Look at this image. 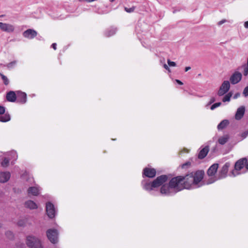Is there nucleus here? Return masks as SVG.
I'll return each mask as SVG.
<instances>
[{
	"mask_svg": "<svg viewBox=\"0 0 248 248\" xmlns=\"http://www.w3.org/2000/svg\"><path fill=\"white\" fill-rule=\"evenodd\" d=\"M116 32V28H110L105 31L104 34L106 37H110L115 34Z\"/></svg>",
	"mask_w": 248,
	"mask_h": 248,
	"instance_id": "nucleus-22",
	"label": "nucleus"
},
{
	"mask_svg": "<svg viewBox=\"0 0 248 248\" xmlns=\"http://www.w3.org/2000/svg\"><path fill=\"white\" fill-rule=\"evenodd\" d=\"M6 99L8 101L14 102L16 100V95L14 91H10L6 94Z\"/></svg>",
	"mask_w": 248,
	"mask_h": 248,
	"instance_id": "nucleus-19",
	"label": "nucleus"
},
{
	"mask_svg": "<svg viewBox=\"0 0 248 248\" xmlns=\"http://www.w3.org/2000/svg\"><path fill=\"white\" fill-rule=\"evenodd\" d=\"M5 112V108L1 106H0V115L4 114Z\"/></svg>",
	"mask_w": 248,
	"mask_h": 248,
	"instance_id": "nucleus-36",
	"label": "nucleus"
},
{
	"mask_svg": "<svg viewBox=\"0 0 248 248\" xmlns=\"http://www.w3.org/2000/svg\"><path fill=\"white\" fill-rule=\"evenodd\" d=\"M170 187L175 191V192L180 191L184 189H189L186 180V175L184 176H178L172 178L169 182Z\"/></svg>",
	"mask_w": 248,
	"mask_h": 248,
	"instance_id": "nucleus-3",
	"label": "nucleus"
},
{
	"mask_svg": "<svg viewBox=\"0 0 248 248\" xmlns=\"http://www.w3.org/2000/svg\"><path fill=\"white\" fill-rule=\"evenodd\" d=\"M46 235L49 240L53 244L58 242V232L56 229H49L46 232Z\"/></svg>",
	"mask_w": 248,
	"mask_h": 248,
	"instance_id": "nucleus-7",
	"label": "nucleus"
},
{
	"mask_svg": "<svg viewBox=\"0 0 248 248\" xmlns=\"http://www.w3.org/2000/svg\"><path fill=\"white\" fill-rule=\"evenodd\" d=\"M244 27L246 29L248 28V21L244 23Z\"/></svg>",
	"mask_w": 248,
	"mask_h": 248,
	"instance_id": "nucleus-45",
	"label": "nucleus"
},
{
	"mask_svg": "<svg viewBox=\"0 0 248 248\" xmlns=\"http://www.w3.org/2000/svg\"><path fill=\"white\" fill-rule=\"evenodd\" d=\"M226 21V20L225 19H223L221 21H220L218 23V24L219 25H222V24H223L224 23H225V22Z\"/></svg>",
	"mask_w": 248,
	"mask_h": 248,
	"instance_id": "nucleus-40",
	"label": "nucleus"
},
{
	"mask_svg": "<svg viewBox=\"0 0 248 248\" xmlns=\"http://www.w3.org/2000/svg\"><path fill=\"white\" fill-rule=\"evenodd\" d=\"M221 105V103L220 102H217V103H214V104H213L211 106L210 109L211 110H214L216 108L219 107Z\"/></svg>",
	"mask_w": 248,
	"mask_h": 248,
	"instance_id": "nucleus-32",
	"label": "nucleus"
},
{
	"mask_svg": "<svg viewBox=\"0 0 248 248\" xmlns=\"http://www.w3.org/2000/svg\"><path fill=\"white\" fill-rule=\"evenodd\" d=\"M245 108L244 106H241L237 108L235 114V119L237 120L241 119L245 113Z\"/></svg>",
	"mask_w": 248,
	"mask_h": 248,
	"instance_id": "nucleus-16",
	"label": "nucleus"
},
{
	"mask_svg": "<svg viewBox=\"0 0 248 248\" xmlns=\"http://www.w3.org/2000/svg\"><path fill=\"white\" fill-rule=\"evenodd\" d=\"M6 235L9 239H12L13 238V234L11 232H7L5 233Z\"/></svg>",
	"mask_w": 248,
	"mask_h": 248,
	"instance_id": "nucleus-34",
	"label": "nucleus"
},
{
	"mask_svg": "<svg viewBox=\"0 0 248 248\" xmlns=\"http://www.w3.org/2000/svg\"><path fill=\"white\" fill-rule=\"evenodd\" d=\"M0 115V122H7L10 120V116L8 113H5Z\"/></svg>",
	"mask_w": 248,
	"mask_h": 248,
	"instance_id": "nucleus-24",
	"label": "nucleus"
},
{
	"mask_svg": "<svg viewBox=\"0 0 248 248\" xmlns=\"http://www.w3.org/2000/svg\"><path fill=\"white\" fill-rule=\"evenodd\" d=\"M175 81H176L177 83H178L179 85H183V82H182L181 81H180V80H179V79H176V80H175Z\"/></svg>",
	"mask_w": 248,
	"mask_h": 248,
	"instance_id": "nucleus-42",
	"label": "nucleus"
},
{
	"mask_svg": "<svg viewBox=\"0 0 248 248\" xmlns=\"http://www.w3.org/2000/svg\"><path fill=\"white\" fill-rule=\"evenodd\" d=\"M168 179V177L166 175H162L157 177L152 182L147 180H143L141 182V185L144 190L150 192L155 191L156 188L162 186L160 193L165 195L170 196L171 195L173 189L170 187V183L169 185H163L167 181Z\"/></svg>",
	"mask_w": 248,
	"mask_h": 248,
	"instance_id": "nucleus-1",
	"label": "nucleus"
},
{
	"mask_svg": "<svg viewBox=\"0 0 248 248\" xmlns=\"http://www.w3.org/2000/svg\"><path fill=\"white\" fill-rule=\"evenodd\" d=\"M156 175V170L154 168H145L143 170V177L154 178Z\"/></svg>",
	"mask_w": 248,
	"mask_h": 248,
	"instance_id": "nucleus-10",
	"label": "nucleus"
},
{
	"mask_svg": "<svg viewBox=\"0 0 248 248\" xmlns=\"http://www.w3.org/2000/svg\"><path fill=\"white\" fill-rule=\"evenodd\" d=\"M18 225L20 226H23V222L22 220L19 221L18 222Z\"/></svg>",
	"mask_w": 248,
	"mask_h": 248,
	"instance_id": "nucleus-44",
	"label": "nucleus"
},
{
	"mask_svg": "<svg viewBox=\"0 0 248 248\" xmlns=\"http://www.w3.org/2000/svg\"><path fill=\"white\" fill-rule=\"evenodd\" d=\"M115 0H109V1L111 2H112L113 1H114Z\"/></svg>",
	"mask_w": 248,
	"mask_h": 248,
	"instance_id": "nucleus-48",
	"label": "nucleus"
},
{
	"mask_svg": "<svg viewBox=\"0 0 248 248\" xmlns=\"http://www.w3.org/2000/svg\"><path fill=\"white\" fill-rule=\"evenodd\" d=\"M168 63L170 66H175L176 65V63L174 62H171L170 60H168Z\"/></svg>",
	"mask_w": 248,
	"mask_h": 248,
	"instance_id": "nucleus-37",
	"label": "nucleus"
},
{
	"mask_svg": "<svg viewBox=\"0 0 248 248\" xmlns=\"http://www.w3.org/2000/svg\"><path fill=\"white\" fill-rule=\"evenodd\" d=\"M191 69V67H189V66H187V67H186L185 68V72H187L189 70H190Z\"/></svg>",
	"mask_w": 248,
	"mask_h": 248,
	"instance_id": "nucleus-46",
	"label": "nucleus"
},
{
	"mask_svg": "<svg viewBox=\"0 0 248 248\" xmlns=\"http://www.w3.org/2000/svg\"><path fill=\"white\" fill-rule=\"evenodd\" d=\"M230 88V84L229 81L225 80L222 83L217 92L218 96H221L227 93Z\"/></svg>",
	"mask_w": 248,
	"mask_h": 248,
	"instance_id": "nucleus-8",
	"label": "nucleus"
},
{
	"mask_svg": "<svg viewBox=\"0 0 248 248\" xmlns=\"http://www.w3.org/2000/svg\"><path fill=\"white\" fill-rule=\"evenodd\" d=\"M245 167H246V169L247 170H248V160L247 161V163H246Z\"/></svg>",
	"mask_w": 248,
	"mask_h": 248,
	"instance_id": "nucleus-47",
	"label": "nucleus"
},
{
	"mask_svg": "<svg viewBox=\"0 0 248 248\" xmlns=\"http://www.w3.org/2000/svg\"><path fill=\"white\" fill-rule=\"evenodd\" d=\"M26 244L30 248H43L40 240L33 236L27 237Z\"/></svg>",
	"mask_w": 248,
	"mask_h": 248,
	"instance_id": "nucleus-6",
	"label": "nucleus"
},
{
	"mask_svg": "<svg viewBox=\"0 0 248 248\" xmlns=\"http://www.w3.org/2000/svg\"><path fill=\"white\" fill-rule=\"evenodd\" d=\"M209 151V146L208 145L205 146L200 150L198 156V158L201 159L204 158L207 155Z\"/></svg>",
	"mask_w": 248,
	"mask_h": 248,
	"instance_id": "nucleus-18",
	"label": "nucleus"
},
{
	"mask_svg": "<svg viewBox=\"0 0 248 248\" xmlns=\"http://www.w3.org/2000/svg\"><path fill=\"white\" fill-rule=\"evenodd\" d=\"M37 32L32 29H28L23 33L24 37L28 39H33L37 36Z\"/></svg>",
	"mask_w": 248,
	"mask_h": 248,
	"instance_id": "nucleus-13",
	"label": "nucleus"
},
{
	"mask_svg": "<svg viewBox=\"0 0 248 248\" xmlns=\"http://www.w3.org/2000/svg\"><path fill=\"white\" fill-rule=\"evenodd\" d=\"M218 168V164L217 163H215L212 165L207 170V173L208 176H213V177L215 176V175L217 172Z\"/></svg>",
	"mask_w": 248,
	"mask_h": 248,
	"instance_id": "nucleus-14",
	"label": "nucleus"
},
{
	"mask_svg": "<svg viewBox=\"0 0 248 248\" xmlns=\"http://www.w3.org/2000/svg\"><path fill=\"white\" fill-rule=\"evenodd\" d=\"M191 165V163L190 162H187L181 165V168L182 169H186L189 167Z\"/></svg>",
	"mask_w": 248,
	"mask_h": 248,
	"instance_id": "nucleus-33",
	"label": "nucleus"
},
{
	"mask_svg": "<svg viewBox=\"0 0 248 248\" xmlns=\"http://www.w3.org/2000/svg\"><path fill=\"white\" fill-rule=\"evenodd\" d=\"M16 61H13L11 62L7 63L6 64V67L9 69H11V68L14 67L15 66V65H16Z\"/></svg>",
	"mask_w": 248,
	"mask_h": 248,
	"instance_id": "nucleus-29",
	"label": "nucleus"
},
{
	"mask_svg": "<svg viewBox=\"0 0 248 248\" xmlns=\"http://www.w3.org/2000/svg\"><path fill=\"white\" fill-rule=\"evenodd\" d=\"M231 166V163L229 162L225 163L222 167L219 169L218 173L214 177L211 178L208 180L207 184H210L214 183L218 180L224 179L227 176L229 169Z\"/></svg>",
	"mask_w": 248,
	"mask_h": 248,
	"instance_id": "nucleus-4",
	"label": "nucleus"
},
{
	"mask_svg": "<svg viewBox=\"0 0 248 248\" xmlns=\"http://www.w3.org/2000/svg\"><path fill=\"white\" fill-rule=\"evenodd\" d=\"M204 176V171L203 170H197L192 171L186 175V180L187 181V186L189 189L193 186L199 187L202 186L201 184Z\"/></svg>",
	"mask_w": 248,
	"mask_h": 248,
	"instance_id": "nucleus-2",
	"label": "nucleus"
},
{
	"mask_svg": "<svg viewBox=\"0 0 248 248\" xmlns=\"http://www.w3.org/2000/svg\"><path fill=\"white\" fill-rule=\"evenodd\" d=\"M215 101H216V99H215V98H214V97H212V98L210 99V101L209 102V103H208V104H207V105H211V104L213 103Z\"/></svg>",
	"mask_w": 248,
	"mask_h": 248,
	"instance_id": "nucleus-38",
	"label": "nucleus"
},
{
	"mask_svg": "<svg viewBox=\"0 0 248 248\" xmlns=\"http://www.w3.org/2000/svg\"><path fill=\"white\" fill-rule=\"evenodd\" d=\"M248 135V131H245L242 134V137L243 139H245L247 137V136Z\"/></svg>",
	"mask_w": 248,
	"mask_h": 248,
	"instance_id": "nucleus-39",
	"label": "nucleus"
},
{
	"mask_svg": "<svg viewBox=\"0 0 248 248\" xmlns=\"http://www.w3.org/2000/svg\"><path fill=\"white\" fill-rule=\"evenodd\" d=\"M243 93L245 97L248 96V86L244 89Z\"/></svg>",
	"mask_w": 248,
	"mask_h": 248,
	"instance_id": "nucleus-35",
	"label": "nucleus"
},
{
	"mask_svg": "<svg viewBox=\"0 0 248 248\" xmlns=\"http://www.w3.org/2000/svg\"><path fill=\"white\" fill-rule=\"evenodd\" d=\"M0 29L3 31L12 32L15 30V27L11 24L0 22Z\"/></svg>",
	"mask_w": 248,
	"mask_h": 248,
	"instance_id": "nucleus-11",
	"label": "nucleus"
},
{
	"mask_svg": "<svg viewBox=\"0 0 248 248\" xmlns=\"http://www.w3.org/2000/svg\"><path fill=\"white\" fill-rule=\"evenodd\" d=\"M9 159L5 157L3 161L1 162V165L4 168H6L8 166L9 164Z\"/></svg>",
	"mask_w": 248,
	"mask_h": 248,
	"instance_id": "nucleus-26",
	"label": "nucleus"
},
{
	"mask_svg": "<svg viewBox=\"0 0 248 248\" xmlns=\"http://www.w3.org/2000/svg\"><path fill=\"white\" fill-rule=\"evenodd\" d=\"M242 67L244 69L243 74L244 76H246L248 75V64H244L243 65Z\"/></svg>",
	"mask_w": 248,
	"mask_h": 248,
	"instance_id": "nucleus-30",
	"label": "nucleus"
},
{
	"mask_svg": "<svg viewBox=\"0 0 248 248\" xmlns=\"http://www.w3.org/2000/svg\"><path fill=\"white\" fill-rule=\"evenodd\" d=\"M16 99L17 102L24 104L26 103L27 101V95L24 92H18L17 93Z\"/></svg>",
	"mask_w": 248,
	"mask_h": 248,
	"instance_id": "nucleus-15",
	"label": "nucleus"
},
{
	"mask_svg": "<svg viewBox=\"0 0 248 248\" xmlns=\"http://www.w3.org/2000/svg\"><path fill=\"white\" fill-rule=\"evenodd\" d=\"M0 76L1 77V78H2L4 84L5 85H7L9 84V80H8V78H7V77L4 76L3 74L1 73L0 72Z\"/></svg>",
	"mask_w": 248,
	"mask_h": 248,
	"instance_id": "nucleus-27",
	"label": "nucleus"
},
{
	"mask_svg": "<svg viewBox=\"0 0 248 248\" xmlns=\"http://www.w3.org/2000/svg\"><path fill=\"white\" fill-rule=\"evenodd\" d=\"M25 206L26 207L30 209H35L38 207L36 203L31 200H29L26 202L25 203Z\"/></svg>",
	"mask_w": 248,
	"mask_h": 248,
	"instance_id": "nucleus-21",
	"label": "nucleus"
},
{
	"mask_svg": "<svg viewBox=\"0 0 248 248\" xmlns=\"http://www.w3.org/2000/svg\"><path fill=\"white\" fill-rule=\"evenodd\" d=\"M163 67H164V68H165L166 70H169V71H170V68L169 67V66L166 64H164V65H163Z\"/></svg>",
	"mask_w": 248,
	"mask_h": 248,
	"instance_id": "nucleus-43",
	"label": "nucleus"
},
{
	"mask_svg": "<svg viewBox=\"0 0 248 248\" xmlns=\"http://www.w3.org/2000/svg\"><path fill=\"white\" fill-rule=\"evenodd\" d=\"M247 159L246 158H242L237 160L234 165V169L232 170L230 174L231 176L235 177L241 173L239 172L246 165Z\"/></svg>",
	"mask_w": 248,
	"mask_h": 248,
	"instance_id": "nucleus-5",
	"label": "nucleus"
},
{
	"mask_svg": "<svg viewBox=\"0 0 248 248\" xmlns=\"http://www.w3.org/2000/svg\"><path fill=\"white\" fill-rule=\"evenodd\" d=\"M11 174L9 172H0V183L7 182L10 178Z\"/></svg>",
	"mask_w": 248,
	"mask_h": 248,
	"instance_id": "nucleus-17",
	"label": "nucleus"
},
{
	"mask_svg": "<svg viewBox=\"0 0 248 248\" xmlns=\"http://www.w3.org/2000/svg\"><path fill=\"white\" fill-rule=\"evenodd\" d=\"M52 48L54 49V50H56V46H57V44L56 43H53L51 45Z\"/></svg>",
	"mask_w": 248,
	"mask_h": 248,
	"instance_id": "nucleus-41",
	"label": "nucleus"
},
{
	"mask_svg": "<svg viewBox=\"0 0 248 248\" xmlns=\"http://www.w3.org/2000/svg\"><path fill=\"white\" fill-rule=\"evenodd\" d=\"M229 140V137L228 135L222 136L219 138L218 141V143L221 145H224Z\"/></svg>",
	"mask_w": 248,
	"mask_h": 248,
	"instance_id": "nucleus-25",
	"label": "nucleus"
},
{
	"mask_svg": "<svg viewBox=\"0 0 248 248\" xmlns=\"http://www.w3.org/2000/svg\"><path fill=\"white\" fill-rule=\"evenodd\" d=\"M135 9H136V7L134 6L131 8L124 7V10L127 13H131L133 12L134 11V10H135Z\"/></svg>",
	"mask_w": 248,
	"mask_h": 248,
	"instance_id": "nucleus-31",
	"label": "nucleus"
},
{
	"mask_svg": "<svg viewBox=\"0 0 248 248\" xmlns=\"http://www.w3.org/2000/svg\"><path fill=\"white\" fill-rule=\"evenodd\" d=\"M46 212L49 218H52L55 217V210L54 205L50 202L46 203Z\"/></svg>",
	"mask_w": 248,
	"mask_h": 248,
	"instance_id": "nucleus-9",
	"label": "nucleus"
},
{
	"mask_svg": "<svg viewBox=\"0 0 248 248\" xmlns=\"http://www.w3.org/2000/svg\"><path fill=\"white\" fill-rule=\"evenodd\" d=\"M232 96V94L231 93H228L226 94L223 98L222 99V101L223 102H229L230 101L231 97Z\"/></svg>",
	"mask_w": 248,
	"mask_h": 248,
	"instance_id": "nucleus-28",
	"label": "nucleus"
},
{
	"mask_svg": "<svg viewBox=\"0 0 248 248\" xmlns=\"http://www.w3.org/2000/svg\"><path fill=\"white\" fill-rule=\"evenodd\" d=\"M229 122L227 120H223L217 125V129L218 130H221L226 127L229 124Z\"/></svg>",
	"mask_w": 248,
	"mask_h": 248,
	"instance_id": "nucleus-23",
	"label": "nucleus"
},
{
	"mask_svg": "<svg viewBox=\"0 0 248 248\" xmlns=\"http://www.w3.org/2000/svg\"><path fill=\"white\" fill-rule=\"evenodd\" d=\"M28 193L29 195L37 196L39 194V189L35 186L30 187L28 189Z\"/></svg>",
	"mask_w": 248,
	"mask_h": 248,
	"instance_id": "nucleus-20",
	"label": "nucleus"
},
{
	"mask_svg": "<svg viewBox=\"0 0 248 248\" xmlns=\"http://www.w3.org/2000/svg\"><path fill=\"white\" fill-rule=\"evenodd\" d=\"M242 79V74L238 72H235L230 77V80L232 84L238 83Z\"/></svg>",
	"mask_w": 248,
	"mask_h": 248,
	"instance_id": "nucleus-12",
	"label": "nucleus"
}]
</instances>
